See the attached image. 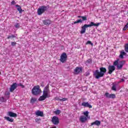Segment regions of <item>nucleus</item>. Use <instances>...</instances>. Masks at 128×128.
Masks as SVG:
<instances>
[{
	"mask_svg": "<svg viewBox=\"0 0 128 128\" xmlns=\"http://www.w3.org/2000/svg\"><path fill=\"white\" fill-rule=\"evenodd\" d=\"M16 4V2L13 0L11 2V4Z\"/></svg>",
	"mask_w": 128,
	"mask_h": 128,
	"instance_id": "obj_41",
	"label": "nucleus"
},
{
	"mask_svg": "<svg viewBox=\"0 0 128 128\" xmlns=\"http://www.w3.org/2000/svg\"><path fill=\"white\" fill-rule=\"evenodd\" d=\"M100 23L95 24L94 22H92L90 24H85L82 27V30L80 32H86V28H92V26H98Z\"/></svg>",
	"mask_w": 128,
	"mask_h": 128,
	"instance_id": "obj_2",
	"label": "nucleus"
},
{
	"mask_svg": "<svg viewBox=\"0 0 128 128\" xmlns=\"http://www.w3.org/2000/svg\"><path fill=\"white\" fill-rule=\"evenodd\" d=\"M16 8H17V10L19 12L20 14H22V7L20 5H16Z\"/></svg>",
	"mask_w": 128,
	"mask_h": 128,
	"instance_id": "obj_20",
	"label": "nucleus"
},
{
	"mask_svg": "<svg viewBox=\"0 0 128 128\" xmlns=\"http://www.w3.org/2000/svg\"><path fill=\"white\" fill-rule=\"evenodd\" d=\"M78 18H80V16H78Z\"/></svg>",
	"mask_w": 128,
	"mask_h": 128,
	"instance_id": "obj_49",
	"label": "nucleus"
},
{
	"mask_svg": "<svg viewBox=\"0 0 128 128\" xmlns=\"http://www.w3.org/2000/svg\"><path fill=\"white\" fill-rule=\"evenodd\" d=\"M112 90H114V92H116V86L118 84L116 82H114L112 84Z\"/></svg>",
	"mask_w": 128,
	"mask_h": 128,
	"instance_id": "obj_18",
	"label": "nucleus"
},
{
	"mask_svg": "<svg viewBox=\"0 0 128 128\" xmlns=\"http://www.w3.org/2000/svg\"><path fill=\"white\" fill-rule=\"evenodd\" d=\"M36 116H44V112L38 110L36 112Z\"/></svg>",
	"mask_w": 128,
	"mask_h": 128,
	"instance_id": "obj_16",
	"label": "nucleus"
},
{
	"mask_svg": "<svg viewBox=\"0 0 128 128\" xmlns=\"http://www.w3.org/2000/svg\"><path fill=\"white\" fill-rule=\"evenodd\" d=\"M124 50L126 52H128V43L126 44L124 46Z\"/></svg>",
	"mask_w": 128,
	"mask_h": 128,
	"instance_id": "obj_29",
	"label": "nucleus"
},
{
	"mask_svg": "<svg viewBox=\"0 0 128 128\" xmlns=\"http://www.w3.org/2000/svg\"><path fill=\"white\" fill-rule=\"evenodd\" d=\"M16 88H18V84L16 83H14L10 88V92H14V90H16Z\"/></svg>",
	"mask_w": 128,
	"mask_h": 128,
	"instance_id": "obj_12",
	"label": "nucleus"
},
{
	"mask_svg": "<svg viewBox=\"0 0 128 128\" xmlns=\"http://www.w3.org/2000/svg\"><path fill=\"white\" fill-rule=\"evenodd\" d=\"M105 96L106 98H116L115 94H110L108 92L105 93Z\"/></svg>",
	"mask_w": 128,
	"mask_h": 128,
	"instance_id": "obj_9",
	"label": "nucleus"
},
{
	"mask_svg": "<svg viewBox=\"0 0 128 128\" xmlns=\"http://www.w3.org/2000/svg\"><path fill=\"white\" fill-rule=\"evenodd\" d=\"M48 10V6H42L38 9L37 13L38 16H42L45 12Z\"/></svg>",
	"mask_w": 128,
	"mask_h": 128,
	"instance_id": "obj_4",
	"label": "nucleus"
},
{
	"mask_svg": "<svg viewBox=\"0 0 128 128\" xmlns=\"http://www.w3.org/2000/svg\"><path fill=\"white\" fill-rule=\"evenodd\" d=\"M86 44H91V46L93 45L92 43V42H90V40L87 41Z\"/></svg>",
	"mask_w": 128,
	"mask_h": 128,
	"instance_id": "obj_33",
	"label": "nucleus"
},
{
	"mask_svg": "<svg viewBox=\"0 0 128 128\" xmlns=\"http://www.w3.org/2000/svg\"><path fill=\"white\" fill-rule=\"evenodd\" d=\"M81 34H84V32H81Z\"/></svg>",
	"mask_w": 128,
	"mask_h": 128,
	"instance_id": "obj_53",
	"label": "nucleus"
},
{
	"mask_svg": "<svg viewBox=\"0 0 128 128\" xmlns=\"http://www.w3.org/2000/svg\"><path fill=\"white\" fill-rule=\"evenodd\" d=\"M41 86H43V85H41Z\"/></svg>",
	"mask_w": 128,
	"mask_h": 128,
	"instance_id": "obj_52",
	"label": "nucleus"
},
{
	"mask_svg": "<svg viewBox=\"0 0 128 128\" xmlns=\"http://www.w3.org/2000/svg\"><path fill=\"white\" fill-rule=\"evenodd\" d=\"M86 62H88V64H92V60L90 59H88L86 60Z\"/></svg>",
	"mask_w": 128,
	"mask_h": 128,
	"instance_id": "obj_37",
	"label": "nucleus"
},
{
	"mask_svg": "<svg viewBox=\"0 0 128 128\" xmlns=\"http://www.w3.org/2000/svg\"><path fill=\"white\" fill-rule=\"evenodd\" d=\"M20 86H22V88H24V86L22 85V84H20Z\"/></svg>",
	"mask_w": 128,
	"mask_h": 128,
	"instance_id": "obj_42",
	"label": "nucleus"
},
{
	"mask_svg": "<svg viewBox=\"0 0 128 128\" xmlns=\"http://www.w3.org/2000/svg\"><path fill=\"white\" fill-rule=\"evenodd\" d=\"M82 106H84V108H92V106L88 103V102H82Z\"/></svg>",
	"mask_w": 128,
	"mask_h": 128,
	"instance_id": "obj_11",
	"label": "nucleus"
},
{
	"mask_svg": "<svg viewBox=\"0 0 128 128\" xmlns=\"http://www.w3.org/2000/svg\"><path fill=\"white\" fill-rule=\"evenodd\" d=\"M108 74H112L116 70V66H108Z\"/></svg>",
	"mask_w": 128,
	"mask_h": 128,
	"instance_id": "obj_8",
	"label": "nucleus"
},
{
	"mask_svg": "<svg viewBox=\"0 0 128 128\" xmlns=\"http://www.w3.org/2000/svg\"><path fill=\"white\" fill-rule=\"evenodd\" d=\"M121 82H124V78L121 79Z\"/></svg>",
	"mask_w": 128,
	"mask_h": 128,
	"instance_id": "obj_44",
	"label": "nucleus"
},
{
	"mask_svg": "<svg viewBox=\"0 0 128 128\" xmlns=\"http://www.w3.org/2000/svg\"><path fill=\"white\" fill-rule=\"evenodd\" d=\"M60 112H61L60 110H58L54 112V114H56L57 116H58V114H60Z\"/></svg>",
	"mask_w": 128,
	"mask_h": 128,
	"instance_id": "obj_27",
	"label": "nucleus"
},
{
	"mask_svg": "<svg viewBox=\"0 0 128 128\" xmlns=\"http://www.w3.org/2000/svg\"><path fill=\"white\" fill-rule=\"evenodd\" d=\"M80 72V68L76 67L74 70V74H78L79 72Z\"/></svg>",
	"mask_w": 128,
	"mask_h": 128,
	"instance_id": "obj_21",
	"label": "nucleus"
},
{
	"mask_svg": "<svg viewBox=\"0 0 128 128\" xmlns=\"http://www.w3.org/2000/svg\"><path fill=\"white\" fill-rule=\"evenodd\" d=\"M41 86H43V85H41Z\"/></svg>",
	"mask_w": 128,
	"mask_h": 128,
	"instance_id": "obj_51",
	"label": "nucleus"
},
{
	"mask_svg": "<svg viewBox=\"0 0 128 128\" xmlns=\"http://www.w3.org/2000/svg\"><path fill=\"white\" fill-rule=\"evenodd\" d=\"M52 20L49 19H46L42 20V23L44 26H50V24H52Z\"/></svg>",
	"mask_w": 128,
	"mask_h": 128,
	"instance_id": "obj_10",
	"label": "nucleus"
},
{
	"mask_svg": "<svg viewBox=\"0 0 128 128\" xmlns=\"http://www.w3.org/2000/svg\"><path fill=\"white\" fill-rule=\"evenodd\" d=\"M88 114H89L88 111H86L83 112V114L86 118H88Z\"/></svg>",
	"mask_w": 128,
	"mask_h": 128,
	"instance_id": "obj_25",
	"label": "nucleus"
},
{
	"mask_svg": "<svg viewBox=\"0 0 128 128\" xmlns=\"http://www.w3.org/2000/svg\"><path fill=\"white\" fill-rule=\"evenodd\" d=\"M67 100L66 98H63L62 99H60V102H66V100Z\"/></svg>",
	"mask_w": 128,
	"mask_h": 128,
	"instance_id": "obj_35",
	"label": "nucleus"
},
{
	"mask_svg": "<svg viewBox=\"0 0 128 128\" xmlns=\"http://www.w3.org/2000/svg\"><path fill=\"white\" fill-rule=\"evenodd\" d=\"M118 62H120V59H118L116 60H115L114 62V66H117V68L118 70H122V66H124V64H126V62L125 61H120L119 64H118Z\"/></svg>",
	"mask_w": 128,
	"mask_h": 128,
	"instance_id": "obj_3",
	"label": "nucleus"
},
{
	"mask_svg": "<svg viewBox=\"0 0 128 128\" xmlns=\"http://www.w3.org/2000/svg\"><path fill=\"white\" fill-rule=\"evenodd\" d=\"M32 94L33 96H38L41 92L39 86H34L32 90Z\"/></svg>",
	"mask_w": 128,
	"mask_h": 128,
	"instance_id": "obj_5",
	"label": "nucleus"
},
{
	"mask_svg": "<svg viewBox=\"0 0 128 128\" xmlns=\"http://www.w3.org/2000/svg\"><path fill=\"white\" fill-rule=\"evenodd\" d=\"M80 120V118H79Z\"/></svg>",
	"mask_w": 128,
	"mask_h": 128,
	"instance_id": "obj_48",
	"label": "nucleus"
},
{
	"mask_svg": "<svg viewBox=\"0 0 128 128\" xmlns=\"http://www.w3.org/2000/svg\"><path fill=\"white\" fill-rule=\"evenodd\" d=\"M15 28H20V24L18 23L16 24L15 25Z\"/></svg>",
	"mask_w": 128,
	"mask_h": 128,
	"instance_id": "obj_38",
	"label": "nucleus"
},
{
	"mask_svg": "<svg viewBox=\"0 0 128 128\" xmlns=\"http://www.w3.org/2000/svg\"><path fill=\"white\" fill-rule=\"evenodd\" d=\"M43 96L46 98H50V95L48 94V92L46 91H43Z\"/></svg>",
	"mask_w": 128,
	"mask_h": 128,
	"instance_id": "obj_19",
	"label": "nucleus"
},
{
	"mask_svg": "<svg viewBox=\"0 0 128 128\" xmlns=\"http://www.w3.org/2000/svg\"><path fill=\"white\" fill-rule=\"evenodd\" d=\"M88 120V117H86L84 116H80V122L82 123L86 122Z\"/></svg>",
	"mask_w": 128,
	"mask_h": 128,
	"instance_id": "obj_14",
	"label": "nucleus"
},
{
	"mask_svg": "<svg viewBox=\"0 0 128 128\" xmlns=\"http://www.w3.org/2000/svg\"><path fill=\"white\" fill-rule=\"evenodd\" d=\"M41 86H43V85H41Z\"/></svg>",
	"mask_w": 128,
	"mask_h": 128,
	"instance_id": "obj_50",
	"label": "nucleus"
},
{
	"mask_svg": "<svg viewBox=\"0 0 128 128\" xmlns=\"http://www.w3.org/2000/svg\"><path fill=\"white\" fill-rule=\"evenodd\" d=\"M0 101L2 102H6V100L4 97H2L0 98Z\"/></svg>",
	"mask_w": 128,
	"mask_h": 128,
	"instance_id": "obj_30",
	"label": "nucleus"
},
{
	"mask_svg": "<svg viewBox=\"0 0 128 128\" xmlns=\"http://www.w3.org/2000/svg\"><path fill=\"white\" fill-rule=\"evenodd\" d=\"M94 124L97 126H100V121L96 120L94 122L91 123V126H94Z\"/></svg>",
	"mask_w": 128,
	"mask_h": 128,
	"instance_id": "obj_15",
	"label": "nucleus"
},
{
	"mask_svg": "<svg viewBox=\"0 0 128 128\" xmlns=\"http://www.w3.org/2000/svg\"><path fill=\"white\" fill-rule=\"evenodd\" d=\"M126 26H127L128 27V22L125 25Z\"/></svg>",
	"mask_w": 128,
	"mask_h": 128,
	"instance_id": "obj_45",
	"label": "nucleus"
},
{
	"mask_svg": "<svg viewBox=\"0 0 128 128\" xmlns=\"http://www.w3.org/2000/svg\"><path fill=\"white\" fill-rule=\"evenodd\" d=\"M80 18H82V20H80V22H82V21L88 20V18L86 16H81Z\"/></svg>",
	"mask_w": 128,
	"mask_h": 128,
	"instance_id": "obj_24",
	"label": "nucleus"
},
{
	"mask_svg": "<svg viewBox=\"0 0 128 128\" xmlns=\"http://www.w3.org/2000/svg\"><path fill=\"white\" fill-rule=\"evenodd\" d=\"M4 118L6 120H8V122H14V119L10 118L8 116H4Z\"/></svg>",
	"mask_w": 128,
	"mask_h": 128,
	"instance_id": "obj_22",
	"label": "nucleus"
},
{
	"mask_svg": "<svg viewBox=\"0 0 128 128\" xmlns=\"http://www.w3.org/2000/svg\"><path fill=\"white\" fill-rule=\"evenodd\" d=\"M46 98L44 95H42V96H40V98L38 99V100L40 102H42V100H46Z\"/></svg>",
	"mask_w": 128,
	"mask_h": 128,
	"instance_id": "obj_23",
	"label": "nucleus"
},
{
	"mask_svg": "<svg viewBox=\"0 0 128 128\" xmlns=\"http://www.w3.org/2000/svg\"><path fill=\"white\" fill-rule=\"evenodd\" d=\"M16 42H11V46H16Z\"/></svg>",
	"mask_w": 128,
	"mask_h": 128,
	"instance_id": "obj_34",
	"label": "nucleus"
},
{
	"mask_svg": "<svg viewBox=\"0 0 128 128\" xmlns=\"http://www.w3.org/2000/svg\"><path fill=\"white\" fill-rule=\"evenodd\" d=\"M68 60V55H66V53L63 52L60 56V61L61 62H66V60Z\"/></svg>",
	"mask_w": 128,
	"mask_h": 128,
	"instance_id": "obj_6",
	"label": "nucleus"
},
{
	"mask_svg": "<svg viewBox=\"0 0 128 128\" xmlns=\"http://www.w3.org/2000/svg\"><path fill=\"white\" fill-rule=\"evenodd\" d=\"M82 68H80V72H82Z\"/></svg>",
	"mask_w": 128,
	"mask_h": 128,
	"instance_id": "obj_46",
	"label": "nucleus"
},
{
	"mask_svg": "<svg viewBox=\"0 0 128 128\" xmlns=\"http://www.w3.org/2000/svg\"><path fill=\"white\" fill-rule=\"evenodd\" d=\"M38 120H40V119H36V122H38Z\"/></svg>",
	"mask_w": 128,
	"mask_h": 128,
	"instance_id": "obj_43",
	"label": "nucleus"
},
{
	"mask_svg": "<svg viewBox=\"0 0 128 128\" xmlns=\"http://www.w3.org/2000/svg\"><path fill=\"white\" fill-rule=\"evenodd\" d=\"M8 114L9 116H10L11 118H16L18 116V114L16 113H14L12 112H8Z\"/></svg>",
	"mask_w": 128,
	"mask_h": 128,
	"instance_id": "obj_13",
	"label": "nucleus"
},
{
	"mask_svg": "<svg viewBox=\"0 0 128 128\" xmlns=\"http://www.w3.org/2000/svg\"><path fill=\"white\" fill-rule=\"evenodd\" d=\"M36 102V98H32L30 100V102L31 104H34V102Z\"/></svg>",
	"mask_w": 128,
	"mask_h": 128,
	"instance_id": "obj_26",
	"label": "nucleus"
},
{
	"mask_svg": "<svg viewBox=\"0 0 128 128\" xmlns=\"http://www.w3.org/2000/svg\"><path fill=\"white\" fill-rule=\"evenodd\" d=\"M16 38V36L14 35H11V36H9L8 37V39H10V38Z\"/></svg>",
	"mask_w": 128,
	"mask_h": 128,
	"instance_id": "obj_31",
	"label": "nucleus"
},
{
	"mask_svg": "<svg viewBox=\"0 0 128 128\" xmlns=\"http://www.w3.org/2000/svg\"><path fill=\"white\" fill-rule=\"evenodd\" d=\"M100 70H96L94 72L93 76L96 80H98L100 78L104 77V74L106 72V68L104 67L100 68Z\"/></svg>",
	"mask_w": 128,
	"mask_h": 128,
	"instance_id": "obj_1",
	"label": "nucleus"
},
{
	"mask_svg": "<svg viewBox=\"0 0 128 128\" xmlns=\"http://www.w3.org/2000/svg\"><path fill=\"white\" fill-rule=\"evenodd\" d=\"M128 30V27L126 26L125 25V26L123 28V30Z\"/></svg>",
	"mask_w": 128,
	"mask_h": 128,
	"instance_id": "obj_39",
	"label": "nucleus"
},
{
	"mask_svg": "<svg viewBox=\"0 0 128 128\" xmlns=\"http://www.w3.org/2000/svg\"><path fill=\"white\" fill-rule=\"evenodd\" d=\"M0 74H2V72H0Z\"/></svg>",
	"mask_w": 128,
	"mask_h": 128,
	"instance_id": "obj_47",
	"label": "nucleus"
},
{
	"mask_svg": "<svg viewBox=\"0 0 128 128\" xmlns=\"http://www.w3.org/2000/svg\"><path fill=\"white\" fill-rule=\"evenodd\" d=\"M84 75H85L86 76H90V73H89V72H86L84 74Z\"/></svg>",
	"mask_w": 128,
	"mask_h": 128,
	"instance_id": "obj_40",
	"label": "nucleus"
},
{
	"mask_svg": "<svg viewBox=\"0 0 128 128\" xmlns=\"http://www.w3.org/2000/svg\"><path fill=\"white\" fill-rule=\"evenodd\" d=\"M48 85L46 86L44 88L43 92H48V90H50L48 89Z\"/></svg>",
	"mask_w": 128,
	"mask_h": 128,
	"instance_id": "obj_28",
	"label": "nucleus"
},
{
	"mask_svg": "<svg viewBox=\"0 0 128 128\" xmlns=\"http://www.w3.org/2000/svg\"><path fill=\"white\" fill-rule=\"evenodd\" d=\"M78 22H80V19L76 22H74V24H78Z\"/></svg>",
	"mask_w": 128,
	"mask_h": 128,
	"instance_id": "obj_32",
	"label": "nucleus"
},
{
	"mask_svg": "<svg viewBox=\"0 0 128 128\" xmlns=\"http://www.w3.org/2000/svg\"><path fill=\"white\" fill-rule=\"evenodd\" d=\"M126 52H124V50H122L120 53L119 58H120L124 59V56H126Z\"/></svg>",
	"mask_w": 128,
	"mask_h": 128,
	"instance_id": "obj_17",
	"label": "nucleus"
},
{
	"mask_svg": "<svg viewBox=\"0 0 128 128\" xmlns=\"http://www.w3.org/2000/svg\"><path fill=\"white\" fill-rule=\"evenodd\" d=\"M10 92H8V91H6V92H5V95H6V96H10Z\"/></svg>",
	"mask_w": 128,
	"mask_h": 128,
	"instance_id": "obj_36",
	"label": "nucleus"
},
{
	"mask_svg": "<svg viewBox=\"0 0 128 128\" xmlns=\"http://www.w3.org/2000/svg\"><path fill=\"white\" fill-rule=\"evenodd\" d=\"M51 122L53 124H54L55 126H58V124H60V119H58V117L56 116H54L52 118Z\"/></svg>",
	"mask_w": 128,
	"mask_h": 128,
	"instance_id": "obj_7",
	"label": "nucleus"
}]
</instances>
